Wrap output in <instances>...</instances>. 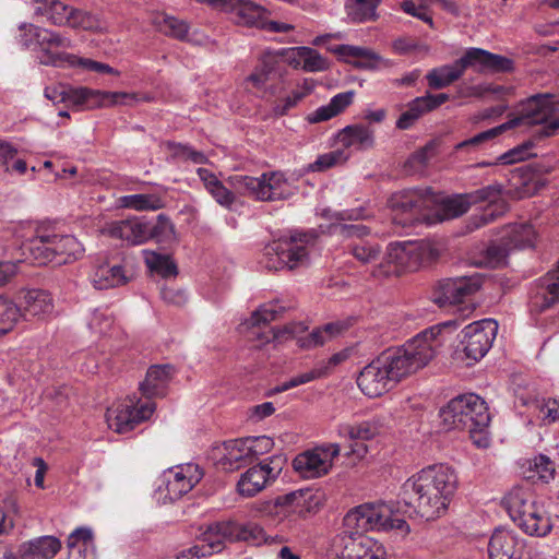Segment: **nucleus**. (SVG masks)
Segmentation results:
<instances>
[{
	"instance_id": "nucleus-33",
	"label": "nucleus",
	"mask_w": 559,
	"mask_h": 559,
	"mask_svg": "<svg viewBox=\"0 0 559 559\" xmlns=\"http://www.w3.org/2000/svg\"><path fill=\"white\" fill-rule=\"evenodd\" d=\"M338 142L347 148L354 147L358 151H366L374 145V132L366 124H350L338 133Z\"/></svg>"
},
{
	"instance_id": "nucleus-49",
	"label": "nucleus",
	"mask_w": 559,
	"mask_h": 559,
	"mask_svg": "<svg viewBox=\"0 0 559 559\" xmlns=\"http://www.w3.org/2000/svg\"><path fill=\"white\" fill-rule=\"evenodd\" d=\"M427 112H430V110L425 98L423 96L416 97L407 104V109L401 114L396 121V128L407 130Z\"/></svg>"
},
{
	"instance_id": "nucleus-11",
	"label": "nucleus",
	"mask_w": 559,
	"mask_h": 559,
	"mask_svg": "<svg viewBox=\"0 0 559 559\" xmlns=\"http://www.w3.org/2000/svg\"><path fill=\"white\" fill-rule=\"evenodd\" d=\"M438 201L431 188L405 189L395 192L389 199L392 219L401 226H411L419 219L425 210H431Z\"/></svg>"
},
{
	"instance_id": "nucleus-48",
	"label": "nucleus",
	"mask_w": 559,
	"mask_h": 559,
	"mask_svg": "<svg viewBox=\"0 0 559 559\" xmlns=\"http://www.w3.org/2000/svg\"><path fill=\"white\" fill-rule=\"evenodd\" d=\"M276 64L277 57L274 53H264L254 72L249 75L248 81H250L257 88L263 87L271 79V75L274 74Z\"/></svg>"
},
{
	"instance_id": "nucleus-5",
	"label": "nucleus",
	"mask_w": 559,
	"mask_h": 559,
	"mask_svg": "<svg viewBox=\"0 0 559 559\" xmlns=\"http://www.w3.org/2000/svg\"><path fill=\"white\" fill-rule=\"evenodd\" d=\"M402 500L396 509L391 504L364 503L349 510L343 520V534H365L368 531L390 532L397 531L402 535L409 533V525L402 518L404 513Z\"/></svg>"
},
{
	"instance_id": "nucleus-41",
	"label": "nucleus",
	"mask_w": 559,
	"mask_h": 559,
	"mask_svg": "<svg viewBox=\"0 0 559 559\" xmlns=\"http://www.w3.org/2000/svg\"><path fill=\"white\" fill-rule=\"evenodd\" d=\"M464 73L459 59L453 64L442 66L432 69L426 75L429 87L441 90L456 81Z\"/></svg>"
},
{
	"instance_id": "nucleus-31",
	"label": "nucleus",
	"mask_w": 559,
	"mask_h": 559,
	"mask_svg": "<svg viewBox=\"0 0 559 559\" xmlns=\"http://www.w3.org/2000/svg\"><path fill=\"white\" fill-rule=\"evenodd\" d=\"M128 282V277L118 264H109L106 261L95 264L91 274V283L96 289H108L123 285Z\"/></svg>"
},
{
	"instance_id": "nucleus-29",
	"label": "nucleus",
	"mask_w": 559,
	"mask_h": 559,
	"mask_svg": "<svg viewBox=\"0 0 559 559\" xmlns=\"http://www.w3.org/2000/svg\"><path fill=\"white\" fill-rule=\"evenodd\" d=\"M105 231L117 239L139 245L148 240L147 221L138 217L111 222Z\"/></svg>"
},
{
	"instance_id": "nucleus-18",
	"label": "nucleus",
	"mask_w": 559,
	"mask_h": 559,
	"mask_svg": "<svg viewBox=\"0 0 559 559\" xmlns=\"http://www.w3.org/2000/svg\"><path fill=\"white\" fill-rule=\"evenodd\" d=\"M429 248L421 242H395L388 247L385 260L395 269H388L386 274L399 271H416L428 259Z\"/></svg>"
},
{
	"instance_id": "nucleus-35",
	"label": "nucleus",
	"mask_w": 559,
	"mask_h": 559,
	"mask_svg": "<svg viewBox=\"0 0 559 559\" xmlns=\"http://www.w3.org/2000/svg\"><path fill=\"white\" fill-rule=\"evenodd\" d=\"M338 433L343 438L356 441L355 447H350V452L361 455L366 452V447L358 441L370 440L379 433V427L373 421H362L357 425L344 424L338 427Z\"/></svg>"
},
{
	"instance_id": "nucleus-16",
	"label": "nucleus",
	"mask_w": 559,
	"mask_h": 559,
	"mask_svg": "<svg viewBox=\"0 0 559 559\" xmlns=\"http://www.w3.org/2000/svg\"><path fill=\"white\" fill-rule=\"evenodd\" d=\"M280 459L271 457L248 468L237 481V491L245 498H251L272 484L281 474Z\"/></svg>"
},
{
	"instance_id": "nucleus-60",
	"label": "nucleus",
	"mask_w": 559,
	"mask_h": 559,
	"mask_svg": "<svg viewBox=\"0 0 559 559\" xmlns=\"http://www.w3.org/2000/svg\"><path fill=\"white\" fill-rule=\"evenodd\" d=\"M283 311V308L276 305H264L255 310L249 320V324L254 328L262 323H269L275 320L278 314Z\"/></svg>"
},
{
	"instance_id": "nucleus-39",
	"label": "nucleus",
	"mask_w": 559,
	"mask_h": 559,
	"mask_svg": "<svg viewBox=\"0 0 559 559\" xmlns=\"http://www.w3.org/2000/svg\"><path fill=\"white\" fill-rule=\"evenodd\" d=\"M289 62L308 72H320L329 68L328 60L309 47H296L290 50Z\"/></svg>"
},
{
	"instance_id": "nucleus-32",
	"label": "nucleus",
	"mask_w": 559,
	"mask_h": 559,
	"mask_svg": "<svg viewBox=\"0 0 559 559\" xmlns=\"http://www.w3.org/2000/svg\"><path fill=\"white\" fill-rule=\"evenodd\" d=\"M224 451L221 464L228 471L239 469L254 461L246 438L225 441Z\"/></svg>"
},
{
	"instance_id": "nucleus-50",
	"label": "nucleus",
	"mask_w": 559,
	"mask_h": 559,
	"mask_svg": "<svg viewBox=\"0 0 559 559\" xmlns=\"http://www.w3.org/2000/svg\"><path fill=\"white\" fill-rule=\"evenodd\" d=\"M535 239L534 227L530 224H521L511 229L506 242L511 249H526L534 247Z\"/></svg>"
},
{
	"instance_id": "nucleus-46",
	"label": "nucleus",
	"mask_w": 559,
	"mask_h": 559,
	"mask_svg": "<svg viewBox=\"0 0 559 559\" xmlns=\"http://www.w3.org/2000/svg\"><path fill=\"white\" fill-rule=\"evenodd\" d=\"M147 229L148 240L169 243L176 238L175 226L165 214H159L155 222L147 221Z\"/></svg>"
},
{
	"instance_id": "nucleus-63",
	"label": "nucleus",
	"mask_w": 559,
	"mask_h": 559,
	"mask_svg": "<svg viewBox=\"0 0 559 559\" xmlns=\"http://www.w3.org/2000/svg\"><path fill=\"white\" fill-rule=\"evenodd\" d=\"M321 216L326 219H330V221H335L336 224H342L341 222H344V221H357V219H360L364 217L361 209L344 210V211H332L330 209H325L322 211ZM333 225H335V223H333L331 225L332 233H334V230L332 228Z\"/></svg>"
},
{
	"instance_id": "nucleus-44",
	"label": "nucleus",
	"mask_w": 559,
	"mask_h": 559,
	"mask_svg": "<svg viewBox=\"0 0 559 559\" xmlns=\"http://www.w3.org/2000/svg\"><path fill=\"white\" fill-rule=\"evenodd\" d=\"M123 205L135 211H157L165 206V199L158 193H139L126 195Z\"/></svg>"
},
{
	"instance_id": "nucleus-23",
	"label": "nucleus",
	"mask_w": 559,
	"mask_h": 559,
	"mask_svg": "<svg viewBox=\"0 0 559 559\" xmlns=\"http://www.w3.org/2000/svg\"><path fill=\"white\" fill-rule=\"evenodd\" d=\"M489 559H530L525 540L511 530L496 528L488 543Z\"/></svg>"
},
{
	"instance_id": "nucleus-2",
	"label": "nucleus",
	"mask_w": 559,
	"mask_h": 559,
	"mask_svg": "<svg viewBox=\"0 0 559 559\" xmlns=\"http://www.w3.org/2000/svg\"><path fill=\"white\" fill-rule=\"evenodd\" d=\"M197 174L211 197L226 209H231L237 194L261 202L285 200L290 195L288 181L280 171L264 173L260 177L233 175L226 183L210 169L200 167Z\"/></svg>"
},
{
	"instance_id": "nucleus-45",
	"label": "nucleus",
	"mask_w": 559,
	"mask_h": 559,
	"mask_svg": "<svg viewBox=\"0 0 559 559\" xmlns=\"http://www.w3.org/2000/svg\"><path fill=\"white\" fill-rule=\"evenodd\" d=\"M555 473L554 462L548 456L540 454L530 462L526 478L534 483L548 484L554 479Z\"/></svg>"
},
{
	"instance_id": "nucleus-62",
	"label": "nucleus",
	"mask_w": 559,
	"mask_h": 559,
	"mask_svg": "<svg viewBox=\"0 0 559 559\" xmlns=\"http://www.w3.org/2000/svg\"><path fill=\"white\" fill-rule=\"evenodd\" d=\"M532 148H533V144L531 142H526V143L519 145V146L506 152L504 154L500 155L498 160L500 164H503V165H509V164H514V163L525 160L526 158H528L532 155V153H531Z\"/></svg>"
},
{
	"instance_id": "nucleus-52",
	"label": "nucleus",
	"mask_w": 559,
	"mask_h": 559,
	"mask_svg": "<svg viewBox=\"0 0 559 559\" xmlns=\"http://www.w3.org/2000/svg\"><path fill=\"white\" fill-rule=\"evenodd\" d=\"M20 318V309L11 300L0 297V336L11 332Z\"/></svg>"
},
{
	"instance_id": "nucleus-55",
	"label": "nucleus",
	"mask_w": 559,
	"mask_h": 559,
	"mask_svg": "<svg viewBox=\"0 0 559 559\" xmlns=\"http://www.w3.org/2000/svg\"><path fill=\"white\" fill-rule=\"evenodd\" d=\"M310 93V88L294 90L289 95L275 100L273 111L275 116H285L288 111L296 107L297 104Z\"/></svg>"
},
{
	"instance_id": "nucleus-7",
	"label": "nucleus",
	"mask_w": 559,
	"mask_h": 559,
	"mask_svg": "<svg viewBox=\"0 0 559 559\" xmlns=\"http://www.w3.org/2000/svg\"><path fill=\"white\" fill-rule=\"evenodd\" d=\"M502 506L511 520L527 535L544 537L550 533L552 523L543 504L538 503L532 490L514 487L503 498Z\"/></svg>"
},
{
	"instance_id": "nucleus-17",
	"label": "nucleus",
	"mask_w": 559,
	"mask_h": 559,
	"mask_svg": "<svg viewBox=\"0 0 559 559\" xmlns=\"http://www.w3.org/2000/svg\"><path fill=\"white\" fill-rule=\"evenodd\" d=\"M555 102L554 96L550 94H537L532 96L523 105L521 115L514 119L509 120L507 129H511L521 124H545V135L549 131V124L555 118Z\"/></svg>"
},
{
	"instance_id": "nucleus-57",
	"label": "nucleus",
	"mask_w": 559,
	"mask_h": 559,
	"mask_svg": "<svg viewBox=\"0 0 559 559\" xmlns=\"http://www.w3.org/2000/svg\"><path fill=\"white\" fill-rule=\"evenodd\" d=\"M538 418L544 425H551L559 420V399H548L536 403Z\"/></svg>"
},
{
	"instance_id": "nucleus-26",
	"label": "nucleus",
	"mask_w": 559,
	"mask_h": 559,
	"mask_svg": "<svg viewBox=\"0 0 559 559\" xmlns=\"http://www.w3.org/2000/svg\"><path fill=\"white\" fill-rule=\"evenodd\" d=\"M344 61L353 63L354 67L364 70H379L391 68L393 62L383 58L373 50L352 45H338L334 50Z\"/></svg>"
},
{
	"instance_id": "nucleus-38",
	"label": "nucleus",
	"mask_w": 559,
	"mask_h": 559,
	"mask_svg": "<svg viewBox=\"0 0 559 559\" xmlns=\"http://www.w3.org/2000/svg\"><path fill=\"white\" fill-rule=\"evenodd\" d=\"M302 500L304 493L301 489L277 496L270 507V512H274L283 518L290 514L305 516L308 510H306V504Z\"/></svg>"
},
{
	"instance_id": "nucleus-28",
	"label": "nucleus",
	"mask_w": 559,
	"mask_h": 559,
	"mask_svg": "<svg viewBox=\"0 0 559 559\" xmlns=\"http://www.w3.org/2000/svg\"><path fill=\"white\" fill-rule=\"evenodd\" d=\"M342 540L350 559H386L383 545L365 534H343Z\"/></svg>"
},
{
	"instance_id": "nucleus-19",
	"label": "nucleus",
	"mask_w": 559,
	"mask_h": 559,
	"mask_svg": "<svg viewBox=\"0 0 559 559\" xmlns=\"http://www.w3.org/2000/svg\"><path fill=\"white\" fill-rule=\"evenodd\" d=\"M481 286L478 275L440 281L433 292V301L441 308L461 304Z\"/></svg>"
},
{
	"instance_id": "nucleus-14",
	"label": "nucleus",
	"mask_w": 559,
	"mask_h": 559,
	"mask_svg": "<svg viewBox=\"0 0 559 559\" xmlns=\"http://www.w3.org/2000/svg\"><path fill=\"white\" fill-rule=\"evenodd\" d=\"M498 331L493 319L473 322L462 331L461 345L465 356L474 361L481 359L490 349Z\"/></svg>"
},
{
	"instance_id": "nucleus-40",
	"label": "nucleus",
	"mask_w": 559,
	"mask_h": 559,
	"mask_svg": "<svg viewBox=\"0 0 559 559\" xmlns=\"http://www.w3.org/2000/svg\"><path fill=\"white\" fill-rule=\"evenodd\" d=\"M155 27L164 35L185 41L189 40L190 25L187 21L180 20L166 13H158L153 19Z\"/></svg>"
},
{
	"instance_id": "nucleus-8",
	"label": "nucleus",
	"mask_w": 559,
	"mask_h": 559,
	"mask_svg": "<svg viewBox=\"0 0 559 559\" xmlns=\"http://www.w3.org/2000/svg\"><path fill=\"white\" fill-rule=\"evenodd\" d=\"M318 237L314 229L306 233H295L283 237L265 247V266L270 270H295L309 263L308 246Z\"/></svg>"
},
{
	"instance_id": "nucleus-47",
	"label": "nucleus",
	"mask_w": 559,
	"mask_h": 559,
	"mask_svg": "<svg viewBox=\"0 0 559 559\" xmlns=\"http://www.w3.org/2000/svg\"><path fill=\"white\" fill-rule=\"evenodd\" d=\"M144 260L150 271L165 278L177 275V265L167 254H160L155 251H144Z\"/></svg>"
},
{
	"instance_id": "nucleus-36",
	"label": "nucleus",
	"mask_w": 559,
	"mask_h": 559,
	"mask_svg": "<svg viewBox=\"0 0 559 559\" xmlns=\"http://www.w3.org/2000/svg\"><path fill=\"white\" fill-rule=\"evenodd\" d=\"M344 359L342 354H334L323 367L314 368L310 371L300 373L290 378L288 381H285L271 390V394H277L290 389H294L298 385L309 383L316 379L322 378L328 374L329 369L338 365Z\"/></svg>"
},
{
	"instance_id": "nucleus-4",
	"label": "nucleus",
	"mask_w": 559,
	"mask_h": 559,
	"mask_svg": "<svg viewBox=\"0 0 559 559\" xmlns=\"http://www.w3.org/2000/svg\"><path fill=\"white\" fill-rule=\"evenodd\" d=\"M201 530V545L193 546L190 551L201 558L221 552L226 542H246L252 546L275 544L281 542L278 535L270 536L255 523L239 524L234 521L215 522Z\"/></svg>"
},
{
	"instance_id": "nucleus-64",
	"label": "nucleus",
	"mask_w": 559,
	"mask_h": 559,
	"mask_svg": "<svg viewBox=\"0 0 559 559\" xmlns=\"http://www.w3.org/2000/svg\"><path fill=\"white\" fill-rule=\"evenodd\" d=\"M246 440L249 448L251 449L253 460H257L260 455L271 451L274 445L273 440L266 436L247 437Z\"/></svg>"
},
{
	"instance_id": "nucleus-37",
	"label": "nucleus",
	"mask_w": 559,
	"mask_h": 559,
	"mask_svg": "<svg viewBox=\"0 0 559 559\" xmlns=\"http://www.w3.org/2000/svg\"><path fill=\"white\" fill-rule=\"evenodd\" d=\"M354 96L355 93L353 91L336 94L331 98L328 105L321 106L311 112L307 117V120L310 123H318L332 119L343 112L353 103Z\"/></svg>"
},
{
	"instance_id": "nucleus-56",
	"label": "nucleus",
	"mask_w": 559,
	"mask_h": 559,
	"mask_svg": "<svg viewBox=\"0 0 559 559\" xmlns=\"http://www.w3.org/2000/svg\"><path fill=\"white\" fill-rule=\"evenodd\" d=\"M259 7L262 9V12L255 19V21L253 23L247 22L246 17L241 16L238 11H234V12L239 17V22H241L246 25L262 27L266 31L274 32V33H287V32L294 29V26L288 23L276 22V21H264L263 16L266 13V10L264 8H262L261 5H259Z\"/></svg>"
},
{
	"instance_id": "nucleus-43",
	"label": "nucleus",
	"mask_w": 559,
	"mask_h": 559,
	"mask_svg": "<svg viewBox=\"0 0 559 559\" xmlns=\"http://www.w3.org/2000/svg\"><path fill=\"white\" fill-rule=\"evenodd\" d=\"M199 2H206L214 7L221 8L225 11H238L246 21L253 23L261 14L262 9L249 0H198Z\"/></svg>"
},
{
	"instance_id": "nucleus-12",
	"label": "nucleus",
	"mask_w": 559,
	"mask_h": 559,
	"mask_svg": "<svg viewBox=\"0 0 559 559\" xmlns=\"http://www.w3.org/2000/svg\"><path fill=\"white\" fill-rule=\"evenodd\" d=\"M37 15L45 16L55 25L74 29L99 32L104 28L97 15L69 7L59 0H37Z\"/></svg>"
},
{
	"instance_id": "nucleus-15",
	"label": "nucleus",
	"mask_w": 559,
	"mask_h": 559,
	"mask_svg": "<svg viewBox=\"0 0 559 559\" xmlns=\"http://www.w3.org/2000/svg\"><path fill=\"white\" fill-rule=\"evenodd\" d=\"M338 454V444H324L298 454L293 461V466L302 478H318L329 473L334 457Z\"/></svg>"
},
{
	"instance_id": "nucleus-30",
	"label": "nucleus",
	"mask_w": 559,
	"mask_h": 559,
	"mask_svg": "<svg viewBox=\"0 0 559 559\" xmlns=\"http://www.w3.org/2000/svg\"><path fill=\"white\" fill-rule=\"evenodd\" d=\"M174 371L175 369L170 365L152 366L146 372L145 380L140 383L142 395L148 399L147 401L164 396Z\"/></svg>"
},
{
	"instance_id": "nucleus-27",
	"label": "nucleus",
	"mask_w": 559,
	"mask_h": 559,
	"mask_svg": "<svg viewBox=\"0 0 559 559\" xmlns=\"http://www.w3.org/2000/svg\"><path fill=\"white\" fill-rule=\"evenodd\" d=\"M202 478L198 465L187 464L178 466L176 471L170 469L166 474V489L171 500L179 499L189 492Z\"/></svg>"
},
{
	"instance_id": "nucleus-59",
	"label": "nucleus",
	"mask_w": 559,
	"mask_h": 559,
	"mask_svg": "<svg viewBox=\"0 0 559 559\" xmlns=\"http://www.w3.org/2000/svg\"><path fill=\"white\" fill-rule=\"evenodd\" d=\"M420 1V4H416L413 0H403L401 8L405 13L421 20L423 22L429 24L430 27H433L432 16L427 4L428 1Z\"/></svg>"
},
{
	"instance_id": "nucleus-9",
	"label": "nucleus",
	"mask_w": 559,
	"mask_h": 559,
	"mask_svg": "<svg viewBox=\"0 0 559 559\" xmlns=\"http://www.w3.org/2000/svg\"><path fill=\"white\" fill-rule=\"evenodd\" d=\"M68 45L66 38L48 29L37 27V60L39 63L60 66L63 61H67L73 67L78 66L87 71L119 75V71L107 63L61 52L60 49L68 47Z\"/></svg>"
},
{
	"instance_id": "nucleus-1",
	"label": "nucleus",
	"mask_w": 559,
	"mask_h": 559,
	"mask_svg": "<svg viewBox=\"0 0 559 559\" xmlns=\"http://www.w3.org/2000/svg\"><path fill=\"white\" fill-rule=\"evenodd\" d=\"M457 489L454 469L444 464L427 466L409 477L401 488L404 513L426 521L445 514Z\"/></svg>"
},
{
	"instance_id": "nucleus-25",
	"label": "nucleus",
	"mask_w": 559,
	"mask_h": 559,
	"mask_svg": "<svg viewBox=\"0 0 559 559\" xmlns=\"http://www.w3.org/2000/svg\"><path fill=\"white\" fill-rule=\"evenodd\" d=\"M559 302V259L556 269L550 270L540 277L530 298V311L533 314L542 313Z\"/></svg>"
},
{
	"instance_id": "nucleus-58",
	"label": "nucleus",
	"mask_w": 559,
	"mask_h": 559,
	"mask_svg": "<svg viewBox=\"0 0 559 559\" xmlns=\"http://www.w3.org/2000/svg\"><path fill=\"white\" fill-rule=\"evenodd\" d=\"M347 159L341 150L332 151L318 156L316 162L309 165L311 171H323Z\"/></svg>"
},
{
	"instance_id": "nucleus-54",
	"label": "nucleus",
	"mask_w": 559,
	"mask_h": 559,
	"mask_svg": "<svg viewBox=\"0 0 559 559\" xmlns=\"http://www.w3.org/2000/svg\"><path fill=\"white\" fill-rule=\"evenodd\" d=\"M510 250L506 241L491 243L485 254L487 265L493 269L506 265Z\"/></svg>"
},
{
	"instance_id": "nucleus-51",
	"label": "nucleus",
	"mask_w": 559,
	"mask_h": 559,
	"mask_svg": "<svg viewBox=\"0 0 559 559\" xmlns=\"http://www.w3.org/2000/svg\"><path fill=\"white\" fill-rule=\"evenodd\" d=\"M509 124L510 123H502V124H500L498 127H495L492 129L483 131V132H480V133H478V134H476V135L465 140V141H462L459 144H456L455 150L456 151H463V150L475 151V150H478L486 142L495 139L496 136L501 134L504 130H508L507 126H509Z\"/></svg>"
},
{
	"instance_id": "nucleus-13",
	"label": "nucleus",
	"mask_w": 559,
	"mask_h": 559,
	"mask_svg": "<svg viewBox=\"0 0 559 559\" xmlns=\"http://www.w3.org/2000/svg\"><path fill=\"white\" fill-rule=\"evenodd\" d=\"M155 403L146 401L136 403L133 400L118 403L106 412L108 427L117 433H127L140 423L148 419L155 411Z\"/></svg>"
},
{
	"instance_id": "nucleus-53",
	"label": "nucleus",
	"mask_w": 559,
	"mask_h": 559,
	"mask_svg": "<svg viewBox=\"0 0 559 559\" xmlns=\"http://www.w3.org/2000/svg\"><path fill=\"white\" fill-rule=\"evenodd\" d=\"M52 242V234L41 233L39 226H37V265H57V260L52 254L55 252L49 249Z\"/></svg>"
},
{
	"instance_id": "nucleus-6",
	"label": "nucleus",
	"mask_w": 559,
	"mask_h": 559,
	"mask_svg": "<svg viewBox=\"0 0 559 559\" xmlns=\"http://www.w3.org/2000/svg\"><path fill=\"white\" fill-rule=\"evenodd\" d=\"M436 197L438 201L435 205L440 206L442 219L459 217L466 213L471 205L487 202L488 204L483 210V213L472 218L474 228H479L493 222L497 217L504 214L508 209L507 202L501 198V187L498 185H489L474 192L454 197L442 198L438 194Z\"/></svg>"
},
{
	"instance_id": "nucleus-10",
	"label": "nucleus",
	"mask_w": 559,
	"mask_h": 559,
	"mask_svg": "<svg viewBox=\"0 0 559 559\" xmlns=\"http://www.w3.org/2000/svg\"><path fill=\"white\" fill-rule=\"evenodd\" d=\"M440 418L443 427L448 430L488 427L490 423V414L486 402L473 393L452 399L440 411Z\"/></svg>"
},
{
	"instance_id": "nucleus-20",
	"label": "nucleus",
	"mask_w": 559,
	"mask_h": 559,
	"mask_svg": "<svg viewBox=\"0 0 559 559\" xmlns=\"http://www.w3.org/2000/svg\"><path fill=\"white\" fill-rule=\"evenodd\" d=\"M334 234L345 238H356L348 245V250L353 257L364 264L376 262L380 255L378 243L364 239L369 235L370 229L364 224H335L332 226Z\"/></svg>"
},
{
	"instance_id": "nucleus-34",
	"label": "nucleus",
	"mask_w": 559,
	"mask_h": 559,
	"mask_svg": "<svg viewBox=\"0 0 559 559\" xmlns=\"http://www.w3.org/2000/svg\"><path fill=\"white\" fill-rule=\"evenodd\" d=\"M49 249L55 252L52 255L57 260L58 266L78 260L84 252L82 243L71 235L52 234V242Z\"/></svg>"
},
{
	"instance_id": "nucleus-3",
	"label": "nucleus",
	"mask_w": 559,
	"mask_h": 559,
	"mask_svg": "<svg viewBox=\"0 0 559 559\" xmlns=\"http://www.w3.org/2000/svg\"><path fill=\"white\" fill-rule=\"evenodd\" d=\"M441 331L440 325H433L418 333L402 347L388 349L380 355L395 383L424 368L435 357L441 345Z\"/></svg>"
},
{
	"instance_id": "nucleus-21",
	"label": "nucleus",
	"mask_w": 559,
	"mask_h": 559,
	"mask_svg": "<svg viewBox=\"0 0 559 559\" xmlns=\"http://www.w3.org/2000/svg\"><path fill=\"white\" fill-rule=\"evenodd\" d=\"M357 384L369 397H378L391 390L396 383L379 355L360 371Z\"/></svg>"
},
{
	"instance_id": "nucleus-24",
	"label": "nucleus",
	"mask_w": 559,
	"mask_h": 559,
	"mask_svg": "<svg viewBox=\"0 0 559 559\" xmlns=\"http://www.w3.org/2000/svg\"><path fill=\"white\" fill-rule=\"evenodd\" d=\"M129 100H136V95L126 92H105L87 87L72 90L69 95L70 103L86 109L128 104Z\"/></svg>"
},
{
	"instance_id": "nucleus-61",
	"label": "nucleus",
	"mask_w": 559,
	"mask_h": 559,
	"mask_svg": "<svg viewBox=\"0 0 559 559\" xmlns=\"http://www.w3.org/2000/svg\"><path fill=\"white\" fill-rule=\"evenodd\" d=\"M61 549V542L55 536L37 538V559H52Z\"/></svg>"
},
{
	"instance_id": "nucleus-42",
	"label": "nucleus",
	"mask_w": 559,
	"mask_h": 559,
	"mask_svg": "<svg viewBox=\"0 0 559 559\" xmlns=\"http://www.w3.org/2000/svg\"><path fill=\"white\" fill-rule=\"evenodd\" d=\"M382 0H347L345 4L348 19L355 23L374 21L377 9Z\"/></svg>"
},
{
	"instance_id": "nucleus-22",
	"label": "nucleus",
	"mask_w": 559,
	"mask_h": 559,
	"mask_svg": "<svg viewBox=\"0 0 559 559\" xmlns=\"http://www.w3.org/2000/svg\"><path fill=\"white\" fill-rule=\"evenodd\" d=\"M459 61L463 71L472 68L478 73H502L513 69V61L511 59L474 47L468 48Z\"/></svg>"
}]
</instances>
